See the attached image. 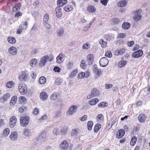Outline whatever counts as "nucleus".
<instances>
[{
	"mask_svg": "<svg viewBox=\"0 0 150 150\" xmlns=\"http://www.w3.org/2000/svg\"><path fill=\"white\" fill-rule=\"evenodd\" d=\"M23 133L24 134L27 136L29 137L30 136V130L28 129H25Z\"/></svg>",
	"mask_w": 150,
	"mask_h": 150,
	"instance_id": "864d4df0",
	"label": "nucleus"
},
{
	"mask_svg": "<svg viewBox=\"0 0 150 150\" xmlns=\"http://www.w3.org/2000/svg\"><path fill=\"white\" fill-rule=\"evenodd\" d=\"M138 119L140 122H143L146 119L144 115L142 114H140L138 117Z\"/></svg>",
	"mask_w": 150,
	"mask_h": 150,
	"instance_id": "cd10ccee",
	"label": "nucleus"
},
{
	"mask_svg": "<svg viewBox=\"0 0 150 150\" xmlns=\"http://www.w3.org/2000/svg\"><path fill=\"white\" fill-rule=\"evenodd\" d=\"M99 43L103 48L105 47L107 45V42L104 41L103 39H101L100 40Z\"/></svg>",
	"mask_w": 150,
	"mask_h": 150,
	"instance_id": "f704fd0d",
	"label": "nucleus"
},
{
	"mask_svg": "<svg viewBox=\"0 0 150 150\" xmlns=\"http://www.w3.org/2000/svg\"><path fill=\"white\" fill-rule=\"evenodd\" d=\"M39 112V110L37 108H35L34 110L33 113L34 115H38Z\"/></svg>",
	"mask_w": 150,
	"mask_h": 150,
	"instance_id": "680f3d73",
	"label": "nucleus"
},
{
	"mask_svg": "<svg viewBox=\"0 0 150 150\" xmlns=\"http://www.w3.org/2000/svg\"><path fill=\"white\" fill-rule=\"evenodd\" d=\"M126 36V34L125 33H120L118 34V37L119 38H124Z\"/></svg>",
	"mask_w": 150,
	"mask_h": 150,
	"instance_id": "69168bd1",
	"label": "nucleus"
},
{
	"mask_svg": "<svg viewBox=\"0 0 150 150\" xmlns=\"http://www.w3.org/2000/svg\"><path fill=\"white\" fill-rule=\"evenodd\" d=\"M93 72L95 73H96L98 72V74H101V71L100 69H98L97 66L96 65H94L93 67Z\"/></svg>",
	"mask_w": 150,
	"mask_h": 150,
	"instance_id": "7c9ffc66",
	"label": "nucleus"
},
{
	"mask_svg": "<svg viewBox=\"0 0 150 150\" xmlns=\"http://www.w3.org/2000/svg\"><path fill=\"white\" fill-rule=\"evenodd\" d=\"M99 101V100L97 98H95L89 101V104L91 105H95Z\"/></svg>",
	"mask_w": 150,
	"mask_h": 150,
	"instance_id": "412c9836",
	"label": "nucleus"
},
{
	"mask_svg": "<svg viewBox=\"0 0 150 150\" xmlns=\"http://www.w3.org/2000/svg\"><path fill=\"white\" fill-rule=\"evenodd\" d=\"M106 102H101L98 104V106L99 107H104L107 106V105H106Z\"/></svg>",
	"mask_w": 150,
	"mask_h": 150,
	"instance_id": "0e129e2a",
	"label": "nucleus"
},
{
	"mask_svg": "<svg viewBox=\"0 0 150 150\" xmlns=\"http://www.w3.org/2000/svg\"><path fill=\"white\" fill-rule=\"evenodd\" d=\"M130 24L128 22H125L122 25V28L125 30L128 29L130 27Z\"/></svg>",
	"mask_w": 150,
	"mask_h": 150,
	"instance_id": "393cba45",
	"label": "nucleus"
},
{
	"mask_svg": "<svg viewBox=\"0 0 150 150\" xmlns=\"http://www.w3.org/2000/svg\"><path fill=\"white\" fill-rule=\"evenodd\" d=\"M59 130L57 128H55L53 131V134L55 135H58L59 133Z\"/></svg>",
	"mask_w": 150,
	"mask_h": 150,
	"instance_id": "5fc2aeb1",
	"label": "nucleus"
},
{
	"mask_svg": "<svg viewBox=\"0 0 150 150\" xmlns=\"http://www.w3.org/2000/svg\"><path fill=\"white\" fill-rule=\"evenodd\" d=\"M90 47V44L88 43L84 44L83 46V49H87Z\"/></svg>",
	"mask_w": 150,
	"mask_h": 150,
	"instance_id": "6e6d98bb",
	"label": "nucleus"
},
{
	"mask_svg": "<svg viewBox=\"0 0 150 150\" xmlns=\"http://www.w3.org/2000/svg\"><path fill=\"white\" fill-rule=\"evenodd\" d=\"M137 138L135 136H133L131 138L130 142V144L131 146H134L136 142L137 141Z\"/></svg>",
	"mask_w": 150,
	"mask_h": 150,
	"instance_id": "b1692460",
	"label": "nucleus"
},
{
	"mask_svg": "<svg viewBox=\"0 0 150 150\" xmlns=\"http://www.w3.org/2000/svg\"><path fill=\"white\" fill-rule=\"evenodd\" d=\"M17 119L15 116H12L10 120V126L12 127H13L16 125V122Z\"/></svg>",
	"mask_w": 150,
	"mask_h": 150,
	"instance_id": "1a4fd4ad",
	"label": "nucleus"
},
{
	"mask_svg": "<svg viewBox=\"0 0 150 150\" xmlns=\"http://www.w3.org/2000/svg\"><path fill=\"white\" fill-rule=\"evenodd\" d=\"M97 119L98 122H101L103 120V115L101 114H98L97 116Z\"/></svg>",
	"mask_w": 150,
	"mask_h": 150,
	"instance_id": "c85d7f7f",
	"label": "nucleus"
},
{
	"mask_svg": "<svg viewBox=\"0 0 150 150\" xmlns=\"http://www.w3.org/2000/svg\"><path fill=\"white\" fill-rule=\"evenodd\" d=\"M77 108V106L75 105L71 106L69 109L67 113V115L69 116L72 115L74 113L76 112Z\"/></svg>",
	"mask_w": 150,
	"mask_h": 150,
	"instance_id": "7ed1b4c3",
	"label": "nucleus"
},
{
	"mask_svg": "<svg viewBox=\"0 0 150 150\" xmlns=\"http://www.w3.org/2000/svg\"><path fill=\"white\" fill-rule=\"evenodd\" d=\"M20 5L21 4L20 3H18L16 4L14 7H13V11L15 12L18 10L20 8Z\"/></svg>",
	"mask_w": 150,
	"mask_h": 150,
	"instance_id": "4c0bfd02",
	"label": "nucleus"
},
{
	"mask_svg": "<svg viewBox=\"0 0 150 150\" xmlns=\"http://www.w3.org/2000/svg\"><path fill=\"white\" fill-rule=\"evenodd\" d=\"M10 97V95L9 94L7 93L0 98V100L2 102L6 101Z\"/></svg>",
	"mask_w": 150,
	"mask_h": 150,
	"instance_id": "f3484780",
	"label": "nucleus"
},
{
	"mask_svg": "<svg viewBox=\"0 0 150 150\" xmlns=\"http://www.w3.org/2000/svg\"><path fill=\"white\" fill-rule=\"evenodd\" d=\"M93 61V57L92 54H90L88 55L86 61L89 65L91 64Z\"/></svg>",
	"mask_w": 150,
	"mask_h": 150,
	"instance_id": "9b49d317",
	"label": "nucleus"
},
{
	"mask_svg": "<svg viewBox=\"0 0 150 150\" xmlns=\"http://www.w3.org/2000/svg\"><path fill=\"white\" fill-rule=\"evenodd\" d=\"M87 10L90 12L94 13L96 11V9L93 6H89L87 8Z\"/></svg>",
	"mask_w": 150,
	"mask_h": 150,
	"instance_id": "a878e982",
	"label": "nucleus"
},
{
	"mask_svg": "<svg viewBox=\"0 0 150 150\" xmlns=\"http://www.w3.org/2000/svg\"><path fill=\"white\" fill-rule=\"evenodd\" d=\"M108 59L105 57L102 58L99 61L100 65L102 67L106 66L108 64Z\"/></svg>",
	"mask_w": 150,
	"mask_h": 150,
	"instance_id": "39448f33",
	"label": "nucleus"
},
{
	"mask_svg": "<svg viewBox=\"0 0 150 150\" xmlns=\"http://www.w3.org/2000/svg\"><path fill=\"white\" fill-rule=\"evenodd\" d=\"M27 78V77L26 74L24 73L21 74L19 76V79L21 81H25L26 80Z\"/></svg>",
	"mask_w": 150,
	"mask_h": 150,
	"instance_id": "aec40b11",
	"label": "nucleus"
},
{
	"mask_svg": "<svg viewBox=\"0 0 150 150\" xmlns=\"http://www.w3.org/2000/svg\"><path fill=\"white\" fill-rule=\"evenodd\" d=\"M93 72L95 73H96L98 72V74H101V71L100 69H98L97 66L96 65H94L93 67Z\"/></svg>",
	"mask_w": 150,
	"mask_h": 150,
	"instance_id": "2f4dec72",
	"label": "nucleus"
},
{
	"mask_svg": "<svg viewBox=\"0 0 150 150\" xmlns=\"http://www.w3.org/2000/svg\"><path fill=\"white\" fill-rule=\"evenodd\" d=\"M30 118L28 116H24L21 117L20 122L21 125L23 127L26 126L28 124Z\"/></svg>",
	"mask_w": 150,
	"mask_h": 150,
	"instance_id": "f257e3e1",
	"label": "nucleus"
},
{
	"mask_svg": "<svg viewBox=\"0 0 150 150\" xmlns=\"http://www.w3.org/2000/svg\"><path fill=\"white\" fill-rule=\"evenodd\" d=\"M93 125V123L91 121H89L87 123L88 129L89 130L92 129V126Z\"/></svg>",
	"mask_w": 150,
	"mask_h": 150,
	"instance_id": "c9c22d12",
	"label": "nucleus"
},
{
	"mask_svg": "<svg viewBox=\"0 0 150 150\" xmlns=\"http://www.w3.org/2000/svg\"><path fill=\"white\" fill-rule=\"evenodd\" d=\"M61 8L59 7H56L55 9L56 15L58 18L61 17L62 15Z\"/></svg>",
	"mask_w": 150,
	"mask_h": 150,
	"instance_id": "2eb2a0df",
	"label": "nucleus"
},
{
	"mask_svg": "<svg viewBox=\"0 0 150 150\" xmlns=\"http://www.w3.org/2000/svg\"><path fill=\"white\" fill-rule=\"evenodd\" d=\"M101 127V125L100 124H96L94 128V132L96 133L97 132L100 128Z\"/></svg>",
	"mask_w": 150,
	"mask_h": 150,
	"instance_id": "58836bf2",
	"label": "nucleus"
},
{
	"mask_svg": "<svg viewBox=\"0 0 150 150\" xmlns=\"http://www.w3.org/2000/svg\"><path fill=\"white\" fill-rule=\"evenodd\" d=\"M14 84V83L13 82L10 81L6 83V86L8 88H11L13 87Z\"/></svg>",
	"mask_w": 150,
	"mask_h": 150,
	"instance_id": "79ce46f5",
	"label": "nucleus"
},
{
	"mask_svg": "<svg viewBox=\"0 0 150 150\" xmlns=\"http://www.w3.org/2000/svg\"><path fill=\"white\" fill-rule=\"evenodd\" d=\"M18 133L16 132H13L11 134L10 136V139L12 140H16L18 137Z\"/></svg>",
	"mask_w": 150,
	"mask_h": 150,
	"instance_id": "a211bd4d",
	"label": "nucleus"
},
{
	"mask_svg": "<svg viewBox=\"0 0 150 150\" xmlns=\"http://www.w3.org/2000/svg\"><path fill=\"white\" fill-rule=\"evenodd\" d=\"M127 4V2L125 1H121L118 3V6L119 7H123L125 6Z\"/></svg>",
	"mask_w": 150,
	"mask_h": 150,
	"instance_id": "473e14b6",
	"label": "nucleus"
},
{
	"mask_svg": "<svg viewBox=\"0 0 150 150\" xmlns=\"http://www.w3.org/2000/svg\"><path fill=\"white\" fill-rule=\"evenodd\" d=\"M37 62V59H33L30 62V65L32 67H34L35 66Z\"/></svg>",
	"mask_w": 150,
	"mask_h": 150,
	"instance_id": "bb28decb",
	"label": "nucleus"
},
{
	"mask_svg": "<svg viewBox=\"0 0 150 150\" xmlns=\"http://www.w3.org/2000/svg\"><path fill=\"white\" fill-rule=\"evenodd\" d=\"M125 52V50L123 48L118 50H116L115 52V55H122Z\"/></svg>",
	"mask_w": 150,
	"mask_h": 150,
	"instance_id": "6ab92c4d",
	"label": "nucleus"
},
{
	"mask_svg": "<svg viewBox=\"0 0 150 150\" xmlns=\"http://www.w3.org/2000/svg\"><path fill=\"white\" fill-rule=\"evenodd\" d=\"M57 33L59 36L62 35L64 33V30L63 28H61L58 29Z\"/></svg>",
	"mask_w": 150,
	"mask_h": 150,
	"instance_id": "e433bc0d",
	"label": "nucleus"
},
{
	"mask_svg": "<svg viewBox=\"0 0 150 150\" xmlns=\"http://www.w3.org/2000/svg\"><path fill=\"white\" fill-rule=\"evenodd\" d=\"M67 131V129H66L64 128L61 130L60 133L62 135H64L66 134Z\"/></svg>",
	"mask_w": 150,
	"mask_h": 150,
	"instance_id": "13d9d810",
	"label": "nucleus"
},
{
	"mask_svg": "<svg viewBox=\"0 0 150 150\" xmlns=\"http://www.w3.org/2000/svg\"><path fill=\"white\" fill-rule=\"evenodd\" d=\"M19 91L22 94H25L27 92V87L25 84L20 83L18 86Z\"/></svg>",
	"mask_w": 150,
	"mask_h": 150,
	"instance_id": "20e7f679",
	"label": "nucleus"
},
{
	"mask_svg": "<svg viewBox=\"0 0 150 150\" xmlns=\"http://www.w3.org/2000/svg\"><path fill=\"white\" fill-rule=\"evenodd\" d=\"M77 73L76 70H74L72 71L69 75V77H72L74 76Z\"/></svg>",
	"mask_w": 150,
	"mask_h": 150,
	"instance_id": "4d7b16f0",
	"label": "nucleus"
},
{
	"mask_svg": "<svg viewBox=\"0 0 150 150\" xmlns=\"http://www.w3.org/2000/svg\"><path fill=\"white\" fill-rule=\"evenodd\" d=\"M7 40L8 42L11 44H14L16 42V40L15 38L12 37H8Z\"/></svg>",
	"mask_w": 150,
	"mask_h": 150,
	"instance_id": "c756f323",
	"label": "nucleus"
},
{
	"mask_svg": "<svg viewBox=\"0 0 150 150\" xmlns=\"http://www.w3.org/2000/svg\"><path fill=\"white\" fill-rule=\"evenodd\" d=\"M109 0H100V2L103 5L106 6L107 5Z\"/></svg>",
	"mask_w": 150,
	"mask_h": 150,
	"instance_id": "052dcab7",
	"label": "nucleus"
},
{
	"mask_svg": "<svg viewBox=\"0 0 150 150\" xmlns=\"http://www.w3.org/2000/svg\"><path fill=\"white\" fill-rule=\"evenodd\" d=\"M64 60V55L60 54L57 57V62L59 64L63 62Z\"/></svg>",
	"mask_w": 150,
	"mask_h": 150,
	"instance_id": "f8f14e48",
	"label": "nucleus"
},
{
	"mask_svg": "<svg viewBox=\"0 0 150 150\" xmlns=\"http://www.w3.org/2000/svg\"><path fill=\"white\" fill-rule=\"evenodd\" d=\"M40 99L43 100H45L48 98L47 94L45 92H42L41 93L40 95Z\"/></svg>",
	"mask_w": 150,
	"mask_h": 150,
	"instance_id": "4468645a",
	"label": "nucleus"
},
{
	"mask_svg": "<svg viewBox=\"0 0 150 150\" xmlns=\"http://www.w3.org/2000/svg\"><path fill=\"white\" fill-rule=\"evenodd\" d=\"M10 132V130L8 128H6L3 131V134L5 136H8Z\"/></svg>",
	"mask_w": 150,
	"mask_h": 150,
	"instance_id": "09e8293b",
	"label": "nucleus"
},
{
	"mask_svg": "<svg viewBox=\"0 0 150 150\" xmlns=\"http://www.w3.org/2000/svg\"><path fill=\"white\" fill-rule=\"evenodd\" d=\"M74 9L73 6L71 5H67L64 8V10L66 12H69L72 11Z\"/></svg>",
	"mask_w": 150,
	"mask_h": 150,
	"instance_id": "4be33fe9",
	"label": "nucleus"
},
{
	"mask_svg": "<svg viewBox=\"0 0 150 150\" xmlns=\"http://www.w3.org/2000/svg\"><path fill=\"white\" fill-rule=\"evenodd\" d=\"M49 19V15L47 14H45L43 18V23L47 22L48 21Z\"/></svg>",
	"mask_w": 150,
	"mask_h": 150,
	"instance_id": "3c124183",
	"label": "nucleus"
},
{
	"mask_svg": "<svg viewBox=\"0 0 150 150\" xmlns=\"http://www.w3.org/2000/svg\"><path fill=\"white\" fill-rule=\"evenodd\" d=\"M105 56L109 58H110L112 57V54L110 51L106 52L105 54Z\"/></svg>",
	"mask_w": 150,
	"mask_h": 150,
	"instance_id": "bf43d9fd",
	"label": "nucleus"
},
{
	"mask_svg": "<svg viewBox=\"0 0 150 150\" xmlns=\"http://www.w3.org/2000/svg\"><path fill=\"white\" fill-rule=\"evenodd\" d=\"M78 133V130L76 129H74L72 130L71 133V136H77Z\"/></svg>",
	"mask_w": 150,
	"mask_h": 150,
	"instance_id": "37998d69",
	"label": "nucleus"
},
{
	"mask_svg": "<svg viewBox=\"0 0 150 150\" xmlns=\"http://www.w3.org/2000/svg\"><path fill=\"white\" fill-rule=\"evenodd\" d=\"M67 2V0H57V4L59 7H62L66 4Z\"/></svg>",
	"mask_w": 150,
	"mask_h": 150,
	"instance_id": "dca6fc26",
	"label": "nucleus"
},
{
	"mask_svg": "<svg viewBox=\"0 0 150 150\" xmlns=\"http://www.w3.org/2000/svg\"><path fill=\"white\" fill-rule=\"evenodd\" d=\"M46 79L45 77L41 76L39 79V82L40 84H43L46 82Z\"/></svg>",
	"mask_w": 150,
	"mask_h": 150,
	"instance_id": "72a5a7b5",
	"label": "nucleus"
},
{
	"mask_svg": "<svg viewBox=\"0 0 150 150\" xmlns=\"http://www.w3.org/2000/svg\"><path fill=\"white\" fill-rule=\"evenodd\" d=\"M62 79L60 78H57L55 81L56 84L59 85L62 83Z\"/></svg>",
	"mask_w": 150,
	"mask_h": 150,
	"instance_id": "49530a36",
	"label": "nucleus"
},
{
	"mask_svg": "<svg viewBox=\"0 0 150 150\" xmlns=\"http://www.w3.org/2000/svg\"><path fill=\"white\" fill-rule=\"evenodd\" d=\"M81 67L83 69H85L86 68V64L85 63V61L82 60L81 62Z\"/></svg>",
	"mask_w": 150,
	"mask_h": 150,
	"instance_id": "8fccbe9b",
	"label": "nucleus"
},
{
	"mask_svg": "<svg viewBox=\"0 0 150 150\" xmlns=\"http://www.w3.org/2000/svg\"><path fill=\"white\" fill-rule=\"evenodd\" d=\"M87 116L85 115L81 117L80 120L82 121H84L87 120Z\"/></svg>",
	"mask_w": 150,
	"mask_h": 150,
	"instance_id": "774afa93",
	"label": "nucleus"
},
{
	"mask_svg": "<svg viewBox=\"0 0 150 150\" xmlns=\"http://www.w3.org/2000/svg\"><path fill=\"white\" fill-rule=\"evenodd\" d=\"M19 102L22 104H23L26 101V98L24 96H21L19 98Z\"/></svg>",
	"mask_w": 150,
	"mask_h": 150,
	"instance_id": "ea45409f",
	"label": "nucleus"
},
{
	"mask_svg": "<svg viewBox=\"0 0 150 150\" xmlns=\"http://www.w3.org/2000/svg\"><path fill=\"white\" fill-rule=\"evenodd\" d=\"M113 21L115 24H117L120 22L119 20L116 18H113Z\"/></svg>",
	"mask_w": 150,
	"mask_h": 150,
	"instance_id": "e2e57ef3",
	"label": "nucleus"
},
{
	"mask_svg": "<svg viewBox=\"0 0 150 150\" xmlns=\"http://www.w3.org/2000/svg\"><path fill=\"white\" fill-rule=\"evenodd\" d=\"M46 133L45 132H42L41 133L39 136V138L40 139H42V140H44V139L46 137Z\"/></svg>",
	"mask_w": 150,
	"mask_h": 150,
	"instance_id": "a18cd8bd",
	"label": "nucleus"
},
{
	"mask_svg": "<svg viewBox=\"0 0 150 150\" xmlns=\"http://www.w3.org/2000/svg\"><path fill=\"white\" fill-rule=\"evenodd\" d=\"M57 97V93H54L51 95L50 98L51 100H54Z\"/></svg>",
	"mask_w": 150,
	"mask_h": 150,
	"instance_id": "de8ad7c7",
	"label": "nucleus"
},
{
	"mask_svg": "<svg viewBox=\"0 0 150 150\" xmlns=\"http://www.w3.org/2000/svg\"><path fill=\"white\" fill-rule=\"evenodd\" d=\"M125 132L123 129H120L117 132L116 137L119 139L122 137L125 134Z\"/></svg>",
	"mask_w": 150,
	"mask_h": 150,
	"instance_id": "ddd939ff",
	"label": "nucleus"
},
{
	"mask_svg": "<svg viewBox=\"0 0 150 150\" xmlns=\"http://www.w3.org/2000/svg\"><path fill=\"white\" fill-rule=\"evenodd\" d=\"M69 146L68 142L66 140L63 141L60 144V147L62 150H67Z\"/></svg>",
	"mask_w": 150,
	"mask_h": 150,
	"instance_id": "0eeeda50",
	"label": "nucleus"
},
{
	"mask_svg": "<svg viewBox=\"0 0 150 150\" xmlns=\"http://www.w3.org/2000/svg\"><path fill=\"white\" fill-rule=\"evenodd\" d=\"M60 70L61 69L60 68L57 67H54L53 69L54 71L55 72H60Z\"/></svg>",
	"mask_w": 150,
	"mask_h": 150,
	"instance_id": "338daca9",
	"label": "nucleus"
},
{
	"mask_svg": "<svg viewBox=\"0 0 150 150\" xmlns=\"http://www.w3.org/2000/svg\"><path fill=\"white\" fill-rule=\"evenodd\" d=\"M86 74L83 72H82L79 73L78 75V78L80 79L83 78L85 75Z\"/></svg>",
	"mask_w": 150,
	"mask_h": 150,
	"instance_id": "603ef678",
	"label": "nucleus"
},
{
	"mask_svg": "<svg viewBox=\"0 0 150 150\" xmlns=\"http://www.w3.org/2000/svg\"><path fill=\"white\" fill-rule=\"evenodd\" d=\"M127 61H120L119 62L118 67H124L126 64Z\"/></svg>",
	"mask_w": 150,
	"mask_h": 150,
	"instance_id": "a19ab883",
	"label": "nucleus"
},
{
	"mask_svg": "<svg viewBox=\"0 0 150 150\" xmlns=\"http://www.w3.org/2000/svg\"><path fill=\"white\" fill-rule=\"evenodd\" d=\"M17 100V97L16 96H13L10 102V103L11 105H14L16 102Z\"/></svg>",
	"mask_w": 150,
	"mask_h": 150,
	"instance_id": "5701e85b",
	"label": "nucleus"
},
{
	"mask_svg": "<svg viewBox=\"0 0 150 150\" xmlns=\"http://www.w3.org/2000/svg\"><path fill=\"white\" fill-rule=\"evenodd\" d=\"M142 17L140 14H136L133 17L134 20L135 21H138Z\"/></svg>",
	"mask_w": 150,
	"mask_h": 150,
	"instance_id": "c03bdc74",
	"label": "nucleus"
},
{
	"mask_svg": "<svg viewBox=\"0 0 150 150\" xmlns=\"http://www.w3.org/2000/svg\"><path fill=\"white\" fill-rule=\"evenodd\" d=\"M8 51L10 54L13 55H16L18 52L17 49L14 46L11 47L8 49Z\"/></svg>",
	"mask_w": 150,
	"mask_h": 150,
	"instance_id": "6e6552de",
	"label": "nucleus"
},
{
	"mask_svg": "<svg viewBox=\"0 0 150 150\" xmlns=\"http://www.w3.org/2000/svg\"><path fill=\"white\" fill-rule=\"evenodd\" d=\"M143 54L142 50H139L134 52L132 54V57L135 58H137L141 57Z\"/></svg>",
	"mask_w": 150,
	"mask_h": 150,
	"instance_id": "423d86ee",
	"label": "nucleus"
},
{
	"mask_svg": "<svg viewBox=\"0 0 150 150\" xmlns=\"http://www.w3.org/2000/svg\"><path fill=\"white\" fill-rule=\"evenodd\" d=\"M48 58V56L45 55L42 57L40 59L39 65L40 67H43L46 64V63L47 61V59Z\"/></svg>",
	"mask_w": 150,
	"mask_h": 150,
	"instance_id": "9d476101",
	"label": "nucleus"
},
{
	"mask_svg": "<svg viewBox=\"0 0 150 150\" xmlns=\"http://www.w3.org/2000/svg\"><path fill=\"white\" fill-rule=\"evenodd\" d=\"M99 94V91L95 88L91 90V94L88 95L87 97V99H90L93 97L98 96Z\"/></svg>",
	"mask_w": 150,
	"mask_h": 150,
	"instance_id": "f03ea898",
	"label": "nucleus"
}]
</instances>
